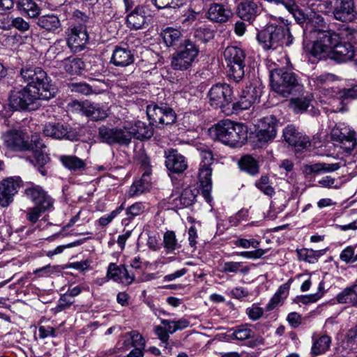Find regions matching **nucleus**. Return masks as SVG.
Returning a JSON list of instances; mask_svg holds the SVG:
<instances>
[{
	"mask_svg": "<svg viewBox=\"0 0 357 357\" xmlns=\"http://www.w3.org/2000/svg\"><path fill=\"white\" fill-rule=\"evenodd\" d=\"M260 97V91L256 86L250 85L243 90L239 98L232 105L235 112L249 109Z\"/></svg>",
	"mask_w": 357,
	"mask_h": 357,
	"instance_id": "nucleus-17",
	"label": "nucleus"
},
{
	"mask_svg": "<svg viewBox=\"0 0 357 357\" xmlns=\"http://www.w3.org/2000/svg\"><path fill=\"white\" fill-rule=\"evenodd\" d=\"M67 44L74 52L82 51L89 42L86 29L83 25L74 26L67 30Z\"/></svg>",
	"mask_w": 357,
	"mask_h": 357,
	"instance_id": "nucleus-13",
	"label": "nucleus"
},
{
	"mask_svg": "<svg viewBox=\"0 0 357 357\" xmlns=\"http://www.w3.org/2000/svg\"><path fill=\"white\" fill-rule=\"evenodd\" d=\"M232 14L229 6L213 3L208 8V18L215 22L223 23L227 22Z\"/></svg>",
	"mask_w": 357,
	"mask_h": 357,
	"instance_id": "nucleus-26",
	"label": "nucleus"
},
{
	"mask_svg": "<svg viewBox=\"0 0 357 357\" xmlns=\"http://www.w3.org/2000/svg\"><path fill=\"white\" fill-rule=\"evenodd\" d=\"M163 111L161 114V120L159 121V126L172 125L176 120V115L173 109L167 105L164 104Z\"/></svg>",
	"mask_w": 357,
	"mask_h": 357,
	"instance_id": "nucleus-44",
	"label": "nucleus"
},
{
	"mask_svg": "<svg viewBox=\"0 0 357 357\" xmlns=\"http://www.w3.org/2000/svg\"><path fill=\"white\" fill-rule=\"evenodd\" d=\"M163 105V103L160 105L152 103L146 107V114L152 125L159 126V121L161 120Z\"/></svg>",
	"mask_w": 357,
	"mask_h": 357,
	"instance_id": "nucleus-40",
	"label": "nucleus"
},
{
	"mask_svg": "<svg viewBox=\"0 0 357 357\" xmlns=\"http://www.w3.org/2000/svg\"><path fill=\"white\" fill-rule=\"evenodd\" d=\"M38 200H36L34 203L36 204L35 206H40L43 209L50 210L53 206V201L52 198L47 195V193L43 191V195H40Z\"/></svg>",
	"mask_w": 357,
	"mask_h": 357,
	"instance_id": "nucleus-60",
	"label": "nucleus"
},
{
	"mask_svg": "<svg viewBox=\"0 0 357 357\" xmlns=\"http://www.w3.org/2000/svg\"><path fill=\"white\" fill-rule=\"evenodd\" d=\"M70 88L72 91L77 92L84 95H89L91 93H93L92 86L86 83H72L70 84Z\"/></svg>",
	"mask_w": 357,
	"mask_h": 357,
	"instance_id": "nucleus-56",
	"label": "nucleus"
},
{
	"mask_svg": "<svg viewBox=\"0 0 357 357\" xmlns=\"http://www.w3.org/2000/svg\"><path fill=\"white\" fill-rule=\"evenodd\" d=\"M163 244L168 251H173L177 248V240L176 234L173 231H167L163 236Z\"/></svg>",
	"mask_w": 357,
	"mask_h": 357,
	"instance_id": "nucleus-50",
	"label": "nucleus"
},
{
	"mask_svg": "<svg viewBox=\"0 0 357 357\" xmlns=\"http://www.w3.org/2000/svg\"><path fill=\"white\" fill-rule=\"evenodd\" d=\"M258 10V6L253 0H245L238 3L236 13L241 20L250 22L255 18Z\"/></svg>",
	"mask_w": 357,
	"mask_h": 357,
	"instance_id": "nucleus-29",
	"label": "nucleus"
},
{
	"mask_svg": "<svg viewBox=\"0 0 357 357\" xmlns=\"http://www.w3.org/2000/svg\"><path fill=\"white\" fill-rule=\"evenodd\" d=\"M256 187L266 195L273 196L275 194L274 188L269 184V178L262 176L255 183Z\"/></svg>",
	"mask_w": 357,
	"mask_h": 357,
	"instance_id": "nucleus-48",
	"label": "nucleus"
},
{
	"mask_svg": "<svg viewBox=\"0 0 357 357\" xmlns=\"http://www.w3.org/2000/svg\"><path fill=\"white\" fill-rule=\"evenodd\" d=\"M335 75L331 73H324L320 75L316 76L312 79V82L317 86L326 84L329 82H333Z\"/></svg>",
	"mask_w": 357,
	"mask_h": 357,
	"instance_id": "nucleus-63",
	"label": "nucleus"
},
{
	"mask_svg": "<svg viewBox=\"0 0 357 357\" xmlns=\"http://www.w3.org/2000/svg\"><path fill=\"white\" fill-rule=\"evenodd\" d=\"M253 331L245 326H241L233 329L231 337L238 340L243 341L251 338L253 336Z\"/></svg>",
	"mask_w": 357,
	"mask_h": 357,
	"instance_id": "nucleus-45",
	"label": "nucleus"
},
{
	"mask_svg": "<svg viewBox=\"0 0 357 357\" xmlns=\"http://www.w3.org/2000/svg\"><path fill=\"white\" fill-rule=\"evenodd\" d=\"M36 24L45 31L57 33L61 31V22L59 18L54 14L38 16Z\"/></svg>",
	"mask_w": 357,
	"mask_h": 357,
	"instance_id": "nucleus-24",
	"label": "nucleus"
},
{
	"mask_svg": "<svg viewBox=\"0 0 357 357\" xmlns=\"http://www.w3.org/2000/svg\"><path fill=\"white\" fill-rule=\"evenodd\" d=\"M340 258L342 261L346 263H354L356 260V255H354V248L351 246L347 247L340 254Z\"/></svg>",
	"mask_w": 357,
	"mask_h": 357,
	"instance_id": "nucleus-62",
	"label": "nucleus"
},
{
	"mask_svg": "<svg viewBox=\"0 0 357 357\" xmlns=\"http://www.w3.org/2000/svg\"><path fill=\"white\" fill-rule=\"evenodd\" d=\"M13 28H15L20 33H23L28 31L30 29L31 25L29 22L26 21L23 17H13V20L12 29Z\"/></svg>",
	"mask_w": 357,
	"mask_h": 357,
	"instance_id": "nucleus-55",
	"label": "nucleus"
},
{
	"mask_svg": "<svg viewBox=\"0 0 357 357\" xmlns=\"http://www.w3.org/2000/svg\"><path fill=\"white\" fill-rule=\"evenodd\" d=\"M199 52V49L195 42L190 39L185 40L181 44L180 50L172 56V68L178 70H187L192 66Z\"/></svg>",
	"mask_w": 357,
	"mask_h": 357,
	"instance_id": "nucleus-6",
	"label": "nucleus"
},
{
	"mask_svg": "<svg viewBox=\"0 0 357 357\" xmlns=\"http://www.w3.org/2000/svg\"><path fill=\"white\" fill-rule=\"evenodd\" d=\"M341 98L344 100L357 99V82L349 89H344L341 92Z\"/></svg>",
	"mask_w": 357,
	"mask_h": 357,
	"instance_id": "nucleus-64",
	"label": "nucleus"
},
{
	"mask_svg": "<svg viewBox=\"0 0 357 357\" xmlns=\"http://www.w3.org/2000/svg\"><path fill=\"white\" fill-rule=\"evenodd\" d=\"M149 16L147 7L139 5L127 15V25L130 29L134 30L142 29Z\"/></svg>",
	"mask_w": 357,
	"mask_h": 357,
	"instance_id": "nucleus-19",
	"label": "nucleus"
},
{
	"mask_svg": "<svg viewBox=\"0 0 357 357\" xmlns=\"http://www.w3.org/2000/svg\"><path fill=\"white\" fill-rule=\"evenodd\" d=\"M64 70L71 75L79 73L84 68V63L79 58L69 56L62 61Z\"/></svg>",
	"mask_w": 357,
	"mask_h": 357,
	"instance_id": "nucleus-35",
	"label": "nucleus"
},
{
	"mask_svg": "<svg viewBox=\"0 0 357 357\" xmlns=\"http://www.w3.org/2000/svg\"><path fill=\"white\" fill-rule=\"evenodd\" d=\"M150 188L149 174L144 173L139 181L131 185L130 194L132 196L139 195L148 191Z\"/></svg>",
	"mask_w": 357,
	"mask_h": 357,
	"instance_id": "nucleus-37",
	"label": "nucleus"
},
{
	"mask_svg": "<svg viewBox=\"0 0 357 357\" xmlns=\"http://www.w3.org/2000/svg\"><path fill=\"white\" fill-rule=\"evenodd\" d=\"M80 110L83 114L95 121L104 120L109 115L107 108L94 103H83Z\"/></svg>",
	"mask_w": 357,
	"mask_h": 357,
	"instance_id": "nucleus-27",
	"label": "nucleus"
},
{
	"mask_svg": "<svg viewBox=\"0 0 357 357\" xmlns=\"http://www.w3.org/2000/svg\"><path fill=\"white\" fill-rule=\"evenodd\" d=\"M278 121L272 115L261 119L257 123L255 139L259 146L273 141L277 135Z\"/></svg>",
	"mask_w": 357,
	"mask_h": 357,
	"instance_id": "nucleus-9",
	"label": "nucleus"
},
{
	"mask_svg": "<svg viewBox=\"0 0 357 357\" xmlns=\"http://www.w3.org/2000/svg\"><path fill=\"white\" fill-rule=\"evenodd\" d=\"M70 296L67 294H64L61 296L59 299L57 305L53 309L54 313H58L69 307L73 303L74 301L69 298Z\"/></svg>",
	"mask_w": 357,
	"mask_h": 357,
	"instance_id": "nucleus-59",
	"label": "nucleus"
},
{
	"mask_svg": "<svg viewBox=\"0 0 357 357\" xmlns=\"http://www.w3.org/2000/svg\"><path fill=\"white\" fill-rule=\"evenodd\" d=\"M238 165L241 170H243L251 175H255L259 173L258 162L250 155H245L241 157L238 162Z\"/></svg>",
	"mask_w": 357,
	"mask_h": 357,
	"instance_id": "nucleus-36",
	"label": "nucleus"
},
{
	"mask_svg": "<svg viewBox=\"0 0 357 357\" xmlns=\"http://www.w3.org/2000/svg\"><path fill=\"white\" fill-rule=\"evenodd\" d=\"M135 61V56L131 50L128 47L116 46L113 50L110 62L115 66L126 67L132 64Z\"/></svg>",
	"mask_w": 357,
	"mask_h": 357,
	"instance_id": "nucleus-23",
	"label": "nucleus"
},
{
	"mask_svg": "<svg viewBox=\"0 0 357 357\" xmlns=\"http://www.w3.org/2000/svg\"><path fill=\"white\" fill-rule=\"evenodd\" d=\"M199 194L197 188H187L183 190L180 197L179 202L183 207H188L194 204L196 197Z\"/></svg>",
	"mask_w": 357,
	"mask_h": 357,
	"instance_id": "nucleus-41",
	"label": "nucleus"
},
{
	"mask_svg": "<svg viewBox=\"0 0 357 357\" xmlns=\"http://www.w3.org/2000/svg\"><path fill=\"white\" fill-rule=\"evenodd\" d=\"M340 144L341 149L347 153H351L357 147L356 134L349 136Z\"/></svg>",
	"mask_w": 357,
	"mask_h": 357,
	"instance_id": "nucleus-53",
	"label": "nucleus"
},
{
	"mask_svg": "<svg viewBox=\"0 0 357 357\" xmlns=\"http://www.w3.org/2000/svg\"><path fill=\"white\" fill-rule=\"evenodd\" d=\"M193 36L198 41L202 43L209 41L213 36L210 29L204 27H199L195 29Z\"/></svg>",
	"mask_w": 357,
	"mask_h": 357,
	"instance_id": "nucleus-52",
	"label": "nucleus"
},
{
	"mask_svg": "<svg viewBox=\"0 0 357 357\" xmlns=\"http://www.w3.org/2000/svg\"><path fill=\"white\" fill-rule=\"evenodd\" d=\"M270 81L273 91L284 98L295 94L303 86L298 75L285 68L271 70Z\"/></svg>",
	"mask_w": 357,
	"mask_h": 357,
	"instance_id": "nucleus-1",
	"label": "nucleus"
},
{
	"mask_svg": "<svg viewBox=\"0 0 357 357\" xmlns=\"http://www.w3.org/2000/svg\"><path fill=\"white\" fill-rule=\"evenodd\" d=\"M339 303L348 304L352 306L357 305V284L345 288L336 296Z\"/></svg>",
	"mask_w": 357,
	"mask_h": 357,
	"instance_id": "nucleus-33",
	"label": "nucleus"
},
{
	"mask_svg": "<svg viewBox=\"0 0 357 357\" xmlns=\"http://www.w3.org/2000/svg\"><path fill=\"white\" fill-rule=\"evenodd\" d=\"M31 146L29 151H33L37 164L40 167H43L49 162L50 158L48 155L45 154L44 152L46 146L43 142L39 135L36 134L31 135Z\"/></svg>",
	"mask_w": 357,
	"mask_h": 357,
	"instance_id": "nucleus-25",
	"label": "nucleus"
},
{
	"mask_svg": "<svg viewBox=\"0 0 357 357\" xmlns=\"http://www.w3.org/2000/svg\"><path fill=\"white\" fill-rule=\"evenodd\" d=\"M230 126V120L226 119L220 121L209 129V133L215 139L219 140L225 144Z\"/></svg>",
	"mask_w": 357,
	"mask_h": 357,
	"instance_id": "nucleus-32",
	"label": "nucleus"
},
{
	"mask_svg": "<svg viewBox=\"0 0 357 357\" xmlns=\"http://www.w3.org/2000/svg\"><path fill=\"white\" fill-rule=\"evenodd\" d=\"M47 211V209H43L40 206H34L28 208L26 211V219L34 224L38 220L41 214Z\"/></svg>",
	"mask_w": 357,
	"mask_h": 357,
	"instance_id": "nucleus-57",
	"label": "nucleus"
},
{
	"mask_svg": "<svg viewBox=\"0 0 357 357\" xmlns=\"http://www.w3.org/2000/svg\"><path fill=\"white\" fill-rule=\"evenodd\" d=\"M283 137L286 142L294 146L296 150L302 151L310 146L309 137L300 132L295 126H287L283 130Z\"/></svg>",
	"mask_w": 357,
	"mask_h": 357,
	"instance_id": "nucleus-16",
	"label": "nucleus"
},
{
	"mask_svg": "<svg viewBox=\"0 0 357 357\" xmlns=\"http://www.w3.org/2000/svg\"><path fill=\"white\" fill-rule=\"evenodd\" d=\"M224 58L228 68L227 75L235 82H238L244 77L245 58V51L237 46H228L223 52Z\"/></svg>",
	"mask_w": 357,
	"mask_h": 357,
	"instance_id": "nucleus-4",
	"label": "nucleus"
},
{
	"mask_svg": "<svg viewBox=\"0 0 357 357\" xmlns=\"http://www.w3.org/2000/svg\"><path fill=\"white\" fill-rule=\"evenodd\" d=\"M3 145L8 149L16 151H26L31 148V139L29 135L21 130H10L2 136Z\"/></svg>",
	"mask_w": 357,
	"mask_h": 357,
	"instance_id": "nucleus-11",
	"label": "nucleus"
},
{
	"mask_svg": "<svg viewBox=\"0 0 357 357\" xmlns=\"http://www.w3.org/2000/svg\"><path fill=\"white\" fill-rule=\"evenodd\" d=\"M17 10L29 18H36L40 13V8L33 0H18L16 3Z\"/></svg>",
	"mask_w": 357,
	"mask_h": 357,
	"instance_id": "nucleus-30",
	"label": "nucleus"
},
{
	"mask_svg": "<svg viewBox=\"0 0 357 357\" xmlns=\"http://www.w3.org/2000/svg\"><path fill=\"white\" fill-rule=\"evenodd\" d=\"M98 137L101 142L110 146H128L131 142V134L127 126L109 128L102 125L98 128Z\"/></svg>",
	"mask_w": 357,
	"mask_h": 357,
	"instance_id": "nucleus-8",
	"label": "nucleus"
},
{
	"mask_svg": "<svg viewBox=\"0 0 357 357\" xmlns=\"http://www.w3.org/2000/svg\"><path fill=\"white\" fill-rule=\"evenodd\" d=\"M354 134H356L354 129L348 126L340 123L335 125L332 128L331 132V137L333 141L340 143L344 139Z\"/></svg>",
	"mask_w": 357,
	"mask_h": 357,
	"instance_id": "nucleus-34",
	"label": "nucleus"
},
{
	"mask_svg": "<svg viewBox=\"0 0 357 357\" xmlns=\"http://www.w3.org/2000/svg\"><path fill=\"white\" fill-rule=\"evenodd\" d=\"M311 99L308 97H301L291 100V104L296 112H305L310 106Z\"/></svg>",
	"mask_w": 357,
	"mask_h": 357,
	"instance_id": "nucleus-54",
	"label": "nucleus"
},
{
	"mask_svg": "<svg viewBox=\"0 0 357 357\" xmlns=\"http://www.w3.org/2000/svg\"><path fill=\"white\" fill-rule=\"evenodd\" d=\"M125 337H130L132 347L145 349L146 342L143 336L137 331H132L127 333Z\"/></svg>",
	"mask_w": 357,
	"mask_h": 357,
	"instance_id": "nucleus-49",
	"label": "nucleus"
},
{
	"mask_svg": "<svg viewBox=\"0 0 357 357\" xmlns=\"http://www.w3.org/2000/svg\"><path fill=\"white\" fill-rule=\"evenodd\" d=\"M212 169L211 167H199L198 178L201 186H208L212 184Z\"/></svg>",
	"mask_w": 357,
	"mask_h": 357,
	"instance_id": "nucleus-47",
	"label": "nucleus"
},
{
	"mask_svg": "<svg viewBox=\"0 0 357 357\" xmlns=\"http://www.w3.org/2000/svg\"><path fill=\"white\" fill-rule=\"evenodd\" d=\"M161 35L166 45L171 47L176 45L181 39L182 33L179 29L167 27L163 30Z\"/></svg>",
	"mask_w": 357,
	"mask_h": 357,
	"instance_id": "nucleus-39",
	"label": "nucleus"
},
{
	"mask_svg": "<svg viewBox=\"0 0 357 357\" xmlns=\"http://www.w3.org/2000/svg\"><path fill=\"white\" fill-rule=\"evenodd\" d=\"M107 275L114 281L127 285L130 284L135 279L134 275L130 274L124 265L118 266L115 263L109 264Z\"/></svg>",
	"mask_w": 357,
	"mask_h": 357,
	"instance_id": "nucleus-21",
	"label": "nucleus"
},
{
	"mask_svg": "<svg viewBox=\"0 0 357 357\" xmlns=\"http://www.w3.org/2000/svg\"><path fill=\"white\" fill-rule=\"evenodd\" d=\"M164 157L167 169L172 173L181 174L188 168L187 159L176 149H169L165 150Z\"/></svg>",
	"mask_w": 357,
	"mask_h": 357,
	"instance_id": "nucleus-15",
	"label": "nucleus"
},
{
	"mask_svg": "<svg viewBox=\"0 0 357 357\" xmlns=\"http://www.w3.org/2000/svg\"><path fill=\"white\" fill-rule=\"evenodd\" d=\"M151 2L158 9L172 8L176 10L182 5V3L178 2V0H151Z\"/></svg>",
	"mask_w": 357,
	"mask_h": 357,
	"instance_id": "nucleus-51",
	"label": "nucleus"
},
{
	"mask_svg": "<svg viewBox=\"0 0 357 357\" xmlns=\"http://www.w3.org/2000/svg\"><path fill=\"white\" fill-rule=\"evenodd\" d=\"M151 122L138 121L131 127L128 128V132L131 134V139L136 138L139 140L149 139L153 135V128Z\"/></svg>",
	"mask_w": 357,
	"mask_h": 357,
	"instance_id": "nucleus-28",
	"label": "nucleus"
},
{
	"mask_svg": "<svg viewBox=\"0 0 357 357\" xmlns=\"http://www.w3.org/2000/svg\"><path fill=\"white\" fill-rule=\"evenodd\" d=\"M19 184L13 178H7L0 183V205L8 206L13 200L17 193Z\"/></svg>",
	"mask_w": 357,
	"mask_h": 357,
	"instance_id": "nucleus-22",
	"label": "nucleus"
},
{
	"mask_svg": "<svg viewBox=\"0 0 357 357\" xmlns=\"http://www.w3.org/2000/svg\"><path fill=\"white\" fill-rule=\"evenodd\" d=\"M355 55L354 46L349 43H342L340 40L335 45L328 59L337 63H345L351 61Z\"/></svg>",
	"mask_w": 357,
	"mask_h": 357,
	"instance_id": "nucleus-20",
	"label": "nucleus"
},
{
	"mask_svg": "<svg viewBox=\"0 0 357 357\" xmlns=\"http://www.w3.org/2000/svg\"><path fill=\"white\" fill-rule=\"evenodd\" d=\"M308 22L314 27V31L317 33H318V31L321 30H326L328 29L327 24L325 22L324 18L317 13H312L310 15Z\"/></svg>",
	"mask_w": 357,
	"mask_h": 357,
	"instance_id": "nucleus-46",
	"label": "nucleus"
},
{
	"mask_svg": "<svg viewBox=\"0 0 357 357\" xmlns=\"http://www.w3.org/2000/svg\"><path fill=\"white\" fill-rule=\"evenodd\" d=\"M200 151V157H201V162L200 167H211L213 162V154L211 150L208 149H201Z\"/></svg>",
	"mask_w": 357,
	"mask_h": 357,
	"instance_id": "nucleus-58",
	"label": "nucleus"
},
{
	"mask_svg": "<svg viewBox=\"0 0 357 357\" xmlns=\"http://www.w3.org/2000/svg\"><path fill=\"white\" fill-rule=\"evenodd\" d=\"M340 40V34L334 30H321L317 33V38L313 42L310 52L319 59H326Z\"/></svg>",
	"mask_w": 357,
	"mask_h": 357,
	"instance_id": "nucleus-5",
	"label": "nucleus"
},
{
	"mask_svg": "<svg viewBox=\"0 0 357 357\" xmlns=\"http://www.w3.org/2000/svg\"><path fill=\"white\" fill-rule=\"evenodd\" d=\"M298 259L307 261L310 264H314L318 261L320 256L322 255L321 250H313L312 249L303 248L297 250Z\"/></svg>",
	"mask_w": 357,
	"mask_h": 357,
	"instance_id": "nucleus-42",
	"label": "nucleus"
},
{
	"mask_svg": "<svg viewBox=\"0 0 357 357\" xmlns=\"http://www.w3.org/2000/svg\"><path fill=\"white\" fill-rule=\"evenodd\" d=\"M20 76L26 86L39 92L44 100H50L54 96L56 91L52 79L41 68H22Z\"/></svg>",
	"mask_w": 357,
	"mask_h": 357,
	"instance_id": "nucleus-2",
	"label": "nucleus"
},
{
	"mask_svg": "<svg viewBox=\"0 0 357 357\" xmlns=\"http://www.w3.org/2000/svg\"><path fill=\"white\" fill-rule=\"evenodd\" d=\"M234 244L236 246L241 247L243 248H249L250 247H252L254 248H257L259 245V241L255 238L246 239V238H238L234 242Z\"/></svg>",
	"mask_w": 357,
	"mask_h": 357,
	"instance_id": "nucleus-61",
	"label": "nucleus"
},
{
	"mask_svg": "<svg viewBox=\"0 0 357 357\" xmlns=\"http://www.w3.org/2000/svg\"><path fill=\"white\" fill-rule=\"evenodd\" d=\"M38 100H44L39 92L29 86L13 90L10 95V105L15 110H25Z\"/></svg>",
	"mask_w": 357,
	"mask_h": 357,
	"instance_id": "nucleus-10",
	"label": "nucleus"
},
{
	"mask_svg": "<svg viewBox=\"0 0 357 357\" xmlns=\"http://www.w3.org/2000/svg\"><path fill=\"white\" fill-rule=\"evenodd\" d=\"M324 6L336 20L342 22H350L357 15L354 0H326Z\"/></svg>",
	"mask_w": 357,
	"mask_h": 357,
	"instance_id": "nucleus-7",
	"label": "nucleus"
},
{
	"mask_svg": "<svg viewBox=\"0 0 357 357\" xmlns=\"http://www.w3.org/2000/svg\"><path fill=\"white\" fill-rule=\"evenodd\" d=\"M60 160L64 167L71 171L83 169L86 165L83 160L74 155H62Z\"/></svg>",
	"mask_w": 357,
	"mask_h": 357,
	"instance_id": "nucleus-38",
	"label": "nucleus"
},
{
	"mask_svg": "<svg viewBox=\"0 0 357 357\" xmlns=\"http://www.w3.org/2000/svg\"><path fill=\"white\" fill-rule=\"evenodd\" d=\"M43 131L45 136L55 139L75 142L79 139L75 131L60 123H47L44 126Z\"/></svg>",
	"mask_w": 357,
	"mask_h": 357,
	"instance_id": "nucleus-14",
	"label": "nucleus"
},
{
	"mask_svg": "<svg viewBox=\"0 0 357 357\" xmlns=\"http://www.w3.org/2000/svg\"><path fill=\"white\" fill-rule=\"evenodd\" d=\"M331 341V337L328 335H323L314 339L311 348L312 356L314 357L325 354L329 350Z\"/></svg>",
	"mask_w": 357,
	"mask_h": 357,
	"instance_id": "nucleus-31",
	"label": "nucleus"
},
{
	"mask_svg": "<svg viewBox=\"0 0 357 357\" xmlns=\"http://www.w3.org/2000/svg\"><path fill=\"white\" fill-rule=\"evenodd\" d=\"M209 102L215 109L228 106L232 101L233 89L226 83L212 86L208 93Z\"/></svg>",
	"mask_w": 357,
	"mask_h": 357,
	"instance_id": "nucleus-12",
	"label": "nucleus"
},
{
	"mask_svg": "<svg viewBox=\"0 0 357 357\" xmlns=\"http://www.w3.org/2000/svg\"><path fill=\"white\" fill-rule=\"evenodd\" d=\"M257 38L266 50H277L284 45L289 46L292 44L294 40L286 26L274 24H268L264 29L259 31Z\"/></svg>",
	"mask_w": 357,
	"mask_h": 357,
	"instance_id": "nucleus-3",
	"label": "nucleus"
},
{
	"mask_svg": "<svg viewBox=\"0 0 357 357\" xmlns=\"http://www.w3.org/2000/svg\"><path fill=\"white\" fill-rule=\"evenodd\" d=\"M145 207L140 203L137 202L128 207L126 209V215L127 218L122 220V223L128 225L129 222L136 216L140 215L144 212Z\"/></svg>",
	"mask_w": 357,
	"mask_h": 357,
	"instance_id": "nucleus-43",
	"label": "nucleus"
},
{
	"mask_svg": "<svg viewBox=\"0 0 357 357\" xmlns=\"http://www.w3.org/2000/svg\"><path fill=\"white\" fill-rule=\"evenodd\" d=\"M248 128L242 123L231 121V126L228 131L225 144L231 147L241 146L247 139Z\"/></svg>",
	"mask_w": 357,
	"mask_h": 357,
	"instance_id": "nucleus-18",
	"label": "nucleus"
}]
</instances>
